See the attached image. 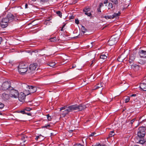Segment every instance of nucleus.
Wrapping results in <instances>:
<instances>
[{"label": "nucleus", "instance_id": "nucleus-1", "mask_svg": "<svg viewBox=\"0 0 146 146\" xmlns=\"http://www.w3.org/2000/svg\"><path fill=\"white\" fill-rule=\"evenodd\" d=\"M85 107L84 105H74L69 106L64 110L62 113L63 117H65L66 115L69 112L73 111H79L84 110Z\"/></svg>", "mask_w": 146, "mask_h": 146}, {"label": "nucleus", "instance_id": "nucleus-2", "mask_svg": "<svg viewBox=\"0 0 146 146\" xmlns=\"http://www.w3.org/2000/svg\"><path fill=\"white\" fill-rule=\"evenodd\" d=\"M16 17L11 13H9L6 17L3 19L1 22V26L2 28L6 27L8 24L11 22L15 20Z\"/></svg>", "mask_w": 146, "mask_h": 146}, {"label": "nucleus", "instance_id": "nucleus-3", "mask_svg": "<svg viewBox=\"0 0 146 146\" xmlns=\"http://www.w3.org/2000/svg\"><path fill=\"white\" fill-rule=\"evenodd\" d=\"M28 65L25 63H20L18 67V70L19 73L23 74L27 72H28Z\"/></svg>", "mask_w": 146, "mask_h": 146}, {"label": "nucleus", "instance_id": "nucleus-4", "mask_svg": "<svg viewBox=\"0 0 146 146\" xmlns=\"http://www.w3.org/2000/svg\"><path fill=\"white\" fill-rule=\"evenodd\" d=\"M119 36L117 35L112 36L108 41V44L110 46L115 44L119 40Z\"/></svg>", "mask_w": 146, "mask_h": 146}, {"label": "nucleus", "instance_id": "nucleus-5", "mask_svg": "<svg viewBox=\"0 0 146 146\" xmlns=\"http://www.w3.org/2000/svg\"><path fill=\"white\" fill-rule=\"evenodd\" d=\"M13 88L11 86V82L9 81H5L1 86V89L3 90H10Z\"/></svg>", "mask_w": 146, "mask_h": 146}, {"label": "nucleus", "instance_id": "nucleus-6", "mask_svg": "<svg viewBox=\"0 0 146 146\" xmlns=\"http://www.w3.org/2000/svg\"><path fill=\"white\" fill-rule=\"evenodd\" d=\"M10 90V96L15 98H17L19 94L18 91L17 90L14 89L13 88L11 89Z\"/></svg>", "mask_w": 146, "mask_h": 146}, {"label": "nucleus", "instance_id": "nucleus-7", "mask_svg": "<svg viewBox=\"0 0 146 146\" xmlns=\"http://www.w3.org/2000/svg\"><path fill=\"white\" fill-rule=\"evenodd\" d=\"M38 64L36 63L31 64L28 69V72L33 73V72L36 69L37 67Z\"/></svg>", "mask_w": 146, "mask_h": 146}, {"label": "nucleus", "instance_id": "nucleus-8", "mask_svg": "<svg viewBox=\"0 0 146 146\" xmlns=\"http://www.w3.org/2000/svg\"><path fill=\"white\" fill-rule=\"evenodd\" d=\"M25 95L23 93L21 92L19 94L17 98H18L19 101L23 102L25 101Z\"/></svg>", "mask_w": 146, "mask_h": 146}, {"label": "nucleus", "instance_id": "nucleus-9", "mask_svg": "<svg viewBox=\"0 0 146 146\" xmlns=\"http://www.w3.org/2000/svg\"><path fill=\"white\" fill-rule=\"evenodd\" d=\"M146 51L143 50H140L139 52V55L141 58H145L146 57L145 54Z\"/></svg>", "mask_w": 146, "mask_h": 146}, {"label": "nucleus", "instance_id": "nucleus-10", "mask_svg": "<svg viewBox=\"0 0 146 146\" xmlns=\"http://www.w3.org/2000/svg\"><path fill=\"white\" fill-rule=\"evenodd\" d=\"M138 130L140 132L142 133V136H145V127H142L139 128Z\"/></svg>", "mask_w": 146, "mask_h": 146}, {"label": "nucleus", "instance_id": "nucleus-11", "mask_svg": "<svg viewBox=\"0 0 146 146\" xmlns=\"http://www.w3.org/2000/svg\"><path fill=\"white\" fill-rule=\"evenodd\" d=\"M139 87L141 90L146 91V84L144 83H141Z\"/></svg>", "mask_w": 146, "mask_h": 146}, {"label": "nucleus", "instance_id": "nucleus-12", "mask_svg": "<svg viewBox=\"0 0 146 146\" xmlns=\"http://www.w3.org/2000/svg\"><path fill=\"white\" fill-rule=\"evenodd\" d=\"M2 98L4 100H6L9 98V96L7 94H6L5 93H3L2 94Z\"/></svg>", "mask_w": 146, "mask_h": 146}, {"label": "nucleus", "instance_id": "nucleus-13", "mask_svg": "<svg viewBox=\"0 0 146 146\" xmlns=\"http://www.w3.org/2000/svg\"><path fill=\"white\" fill-rule=\"evenodd\" d=\"M36 88L35 86H30V90H29V92L30 93H32L35 92L36 91Z\"/></svg>", "mask_w": 146, "mask_h": 146}, {"label": "nucleus", "instance_id": "nucleus-14", "mask_svg": "<svg viewBox=\"0 0 146 146\" xmlns=\"http://www.w3.org/2000/svg\"><path fill=\"white\" fill-rule=\"evenodd\" d=\"M104 85V84L103 83H100L98 84L97 86L95 87L94 90L98 89L101 87H102Z\"/></svg>", "mask_w": 146, "mask_h": 146}, {"label": "nucleus", "instance_id": "nucleus-15", "mask_svg": "<svg viewBox=\"0 0 146 146\" xmlns=\"http://www.w3.org/2000/svg\"><path fill=\"white\" fill-rule=\"evenodd\" d=\"M23 86L25 90L29 92V90L30 89V86H29L26 84H24Z\"/></svg>", "mask_w": 146, "mask_h": 146}, {"label": "nucleus", "instance_id": "nucleus-16", "mask_svg": "<svg viewBox=\"0 0 146 146\" xmlns=\"http://www.w3.org/2000/svg\"><path fill=\"white\" fill-rule=\"evenodd\" d=\"M120 14V13L119 12H118V13H115L113 14L112 15V17L113 19H114L115 18H116L119 16Z\"/></svg>", "mask_w": 146, "mask_h": 146}, {"label": "nucleus", "instance_id": "nucleus-17", "mask_svg": "<svg viewBox=\"0 0 146 146\" xmlns=\"http://www.w3.org/2000/svg\"><path fill=\"white\" fill-rule=\"evenodd\" d=\"M132 67L133 69L135 70H138L139 68V66L138 65L136 64H135L132 65Z\"/></svg>", "mask_w": 146, "mask_h": 146}, {"label": "nucleus", "instance_id": "nucleus-18", "mask_svg": "<svg viewBox=\"0 0 146 146\" xmlns=\"http://www.w3.org/2000/svg\"><path fill=\"white\" fill-rule=\"evenodd\" d=\"M56 64V63H55L54 61H52L49 63L48 64V65L50 66L53 67L55 66Z\"/></svg>", "mask_w": 146, "mask_h": 146}, {"label": "nucleus", "instance_id": "nucleus-19", "mask_svg": "<svg viewBox=\"0 0 146 146\" xmlns=\"http://www.w3.org/2000/svg\"><path fill=\"white\" fill-rule=\"evenodd\" d=\"M27 137L26 135H24L22 136L21 137V139L23 141L24 143H25L26 141L27 140Z\"/></svg>", "mask_w": 146, "mask_h": 146}, {"label": "nucleus", "instance_id": "nucleus-20", "mask_svg": "<svg viewBox=\"0 0 146 146\" xmlns=\"http://www.w3.org/2000/svg\"><path fill=\"white\" fill-rule=\"evenodd\" d=\"M90 10V8L86 7L83 10V11L84 12H85V13H88V12Z\"/></svg>", "mask_w": 146, "mask_h": 146}, {"label": "nucleus", "instance_id": "nucleus-21", "mask_svg": "<svg viewBox=\"0 0 146 146\" xmlns=\"http://www.w3.org/2000/svg\"><path fill=\"white\" fill-rule=\"evenodd\" d=\"M100 59H105L107 58V56L105 54H102L100 56Z\"/></svg>", "mask_w": 146, "mask_h": 146}, {"label": "nucleus", "instance_id": "nucleus-22", "mask_svg": "<svg viewBox=\"0 0 146 146\" xmlns=\"http://www.w3.org/2000/svg\"><path fill=\"white\" fill-rule=\"evenodd\" d=\"M49 40L51 42H54L57 40L56 37L51 38L49 39Z\"/></svg>", "mask_w": 146, "mask_h": 146}, {"label": "nucleus", "instance_id": "nucleus-23", "mask_svg": "<svg viewBox=\"0 0 146 146\" xmlns=\"http://www.w3.org/2000/svg\"><path fill=\"white\" fill-rule=\"evenodd\" d=\"M104 17L105 18L107 19H112V15H105Z\"/></svg>", "mask_w": 146, "mask_h": 146}, {"label": "nucleus", "instance_id": "nucleus-24", "mask_svg": "<svg viewBox=\"0 0 146 146\" xmlns=\"http://www.w3.org/2000/svg\"><path fill=\"white\" fill-rule=\"evenodd\" d=\"M115 134L114 131H111L109 133V137H112L114 136Z\"/></svg>", "mask_w": 146, "mask_h": 146}, {"label": "nucleus", "instance_id": "nucleus-25", "mask_svg": "<svg viewBox=\"0 0 146 146\" xmlns=\"http://www.w3.org/2000/svg\"><path fill=\"white\" fill-rule=\"evenodd\" d=\"M81 30L83 33L84 34L86 31V29L84 27L82 26L81 27Z\"/></svg>", "mask_w": 146, "mask_h": 146}, {"label": "nucleus", "instance_id": "nucleus-26", "mask_svg": "<svg viewBox=\"0 0 146 146\" xmlns=\"http://www.w3.org/2000/svg\"><path fill=\"white\" fill-rule=\"evenodd\" d=\"M57 14L60 17H62V15L61 12L60 11H57L56 12Z\"/></svg>", "mask_w": 146, "mask_h": 146}, {"label": "nucleus", "instance_id": "nucleus-27", "mask_svg": "<svg viewBox=\"0 0 146 146\" xmlns=\"http://www.w3.org/2000/svg\"><path fill=\"white\" fill-rule=\"evenodd\" d=\"M137 135L140 137H143L144 136H142V133L140 132V131H139V130L137 132Z\"/></svg>", "mask_w": 146, "mask_h": 146}, {"label": "nucleus", "instance_id": "nucleus-28", "mask_svg": "<svg viewBox=\"0 0 146 146\" xmlns=\"http://www.w3.org/2000/svg\"><path fill=\"white\" fill-rule=\"evenodd\" d=\"M139 142L140 143L142 144L145 143V141L144 140V139L141 138L139 140Z\"/></svg>", "mask_w": 146, "mask_h": 146}, {"label": "nucleus", "instance_id": "nucleus-29", "mask_svg": "<svg viewBox=\"0 0 146 146\" xmlns=\"http://www.w3.org/2000/svg\"><path fill=\"white\" fill-rule=\"evenodd\" d=\"M108 9H111L113 8V4L111 3H109L108 5Z\"/></svg>", "mask_w": 146, "mask_h": 146}, {"label": "nucleus", "instance_id": "nucleus-30", "mask_svg": "<svg viewBox=\"0 0 146 146\" xmlns=\"http://www.w3.org/2000/svg\"><path fill=\"white\" fill-rule=\"evenodd\" d=\"M139 63L140 64H143L145 63V61H143L142 60H140Z\"/></svg>", "mask_w": 146, "mask_h": 146}, {"label": "nucleus", "instance_id": "nucleus-31", "mask_svg": "<svg viewBox=\"0 0 146 146\" xmlns=\"http://www.w3.org/2000/svg\"><path fill=\"white\" fill-rule=\"evenodd\" d=\"M48 120V121H50L51 120V117L50 116L49 114H48L46 115Z\"/></svg>", "mask_w": 146, "mask_h": 146}, {"label": "nucleus", "instance_id": "nucleus-32", "mask_svg": "<svg viewBox=\"0 0 146 146\" xmlns=\"http://www.w3.org/2000/svg\"><path fill=\"white\" fill-rule=\"evenodd\" d=\"M97 135H96V133H95V132H94L92 133H91V134H90V136H96Z\"/></svg>", "mask_w": 146, "mask_h": 146}, {"label": "nucleus", "instance_id": "nucleus-33", "mask_svg": "<svg viewBox=\"0 0 146 146\" xmlns=\"http://www.w3.org/2000/svg\"><path fill=\"white\" fill-rule=\"evenodd\" d=\"M130 100L129 97H127L126 98L125 100V102L127 103L128 102L129 100Z\"/></svg>", "mask_w": 146, "mask_h": 146}, {"label": "nucleus", "instance_id": "nucleus-34", "mask_svg": "<svg viewBox=\"0 0 146 146\" xmlns=\"http://www.w3.org/2000/svg\"><path fill=\"white\" fill-rule=\"evenodd\" d=\"M4 106V104L0 102V109H2Z\"/></svg>", "mask_w": 146, "mask_h": 146}, {"label": "nucleus", "instance_id": "nucleus-35", "mask_svg": "<svg viewBox=\"0 0 146 146\" xmlns=\"http://www.w3.org/2000/svg\"><path fill=\"white\" fill-rule=\"evenodd\" d=\"M85 14L86 15H87L88 16L90 17H91L92 15L90 13H85Z\"/></svg>", "mask_w": 146, "mask_h": 146}, {"label": "nucleus", "instance_id": "nucleus-36", "mask_svg": "<svg viewBox=\"0 0 146 146\" xmlns=\"http://www.w3.org/2000/svg\"><path fill=\"white\" fill-rule=\"evenodd\" d=\"M67 108L66 106H64V107H61L60 108V110L61 111L62 110H65L66 109V108Z\"/></svg>", "mask_w": 146, "mask_h": 146}, {"label": "nucleus", "instance_id": "nucleus-37", "mask_svg": "<svg viewBox=\"0 0 146 146\" xmlns=\"http://www.w3.org/2000/svg\"><path fill=\"white\" fill-rule=\"evenodd\" d=\"M50 124L45 125L43 127H45L47 128L48 127H50Z\"/></svg>", "mask_w": 146, "mask_h": 146}, {"label": "nucleus", "instance_id": "nucleus-38", "mask_svg": "<svg viewBox=\"0 0 146 146\" xmlns=\"http://www.w3.org/2000/svg\"><path fill=\"white\" fill-rule=\"evenodd\" d=\"M104 6V4L102 3H101L100 4V5L99 6V7L101 8L102 7Z\"/></svg>", "mask_w": 146, "mask_h": 146}, {"label": "nucleus", "instance_id": "nucleus-39", "mask_svg": "<svg viewBox=\"0 0 146 146\" xmlns=\"http://www.w3.org/2000/svg\"><path fill=\"white\" fill-rule=\"evenodd\" d=\"M75 23H76L77 24H79V20L78 19H76L75 20Z\"/></svg>", "mask_w": 146, "mask_h": 146}, {"label": "nucleus", "instance_id": "nucleus-40", "mask_svg": "<svg viewBox=\"0 0 146 146\" xmlns=\"http://www.w3.org/2000/svg\"><path fill=\"white\" fill-rule=\"evenodd\" d=\"M74 146H83V145H81L80 144H76L74 145Z\"/></svg>", "mask_w": 146, "mask_h": 146}, {"label": "nucleus", "instance_id": "nucleus-41", "mask_svg": "<svg viewBox=\"0 0 146 146\" xmlns=\"http://www.w3.org/2000/svg\"><path fill=\"white\" fill-rule=\"evenodd\" d=\"M92 146H101V145L100 143H97L96 145Z\"/></svg>", "mask_w": 146, "mask_h": 146}, {"label": "nucleus", "instance_id": "nucleus-42", "mask_svg": "<svg viewBox=\"0 0 146 146\" xmlns=\"http://www.w3.org/2000/svg\"><path fill=\"white\" fill-rule=\"evenodd\" d=\"M51 17H49L48 18H47V19H46V20H45V22L46 21H48L50 20H51Z\"/></svg>", "mask_w": 146, "mask_h": 146}, {"label": "nucleus", "instance_id": "nucleus-43", "mask_svg": "<svg viewBox=\"0 0 146 146\" xmlns=\"http://www.w3.org/2000/svg\"><path fill=\"white\" fill-rule=\"evenodd\" d=\"M25 110L27 111H29L31 110V109L30 108H26Z\"/></svg>", "mask_w": 146, "mask_h": 146}, {"label": "nucleus", "instance_id": "nucleus-44", "mask_svg": "<svg viewBox=\"0 0 146 146\" xmlns=\"http://www.w3.org/2000/svg\"><path fill=\"white\" fill-rule=\"evenodd\" d=\"M40 136H36V138H35V139L36 140H37L38 139H39L40 137Z\"/></svg>", "mask_w": 146, "mask_h": 146}, {"label": "nucleus", "instance_id": "nucleus-45", "mask_svg": "<svg viewBox=\"0 0 146 146\" xmlns=\"http://www.w3.org/2000/svg\"><path fill=\"white\" fill-rule=\"evenodd\" d=\"M108 3V0H106L104 1V3L105 4H107Z\"/></svg>", "mask_w": 146, "mask_h": 146}, {"label": "nucleus", "instance_id": "nucleus-46", "mask_svg": "<svg viewBox=\"0 0 146 146\" xmlns=\"http://www.w3.org/2000/svg\"><path fill=\"white\" fill-rule=\"evenodd\" d=\"M100 9H101V8H100L99 7L98 8L97 10L98 12H101Z\"/></svg>", "mask_w": 146, "mask_h": 146}, {"label": "nucleus", "instance_id": "nucleus-47", "mask_svg": "<svg viewBox=\"0 0 146 146\" xmlns=\"http://www.w3.org/2000/svg\"><path fill=\"white\" fill-rule=\"evenodd\" d=\"M20 112L21 113H23V114L25 113V112L24 111H20Z\"/></svg>", "mask_w": 146, "mask_h": 146}, {"label": "nucleus", "instance_id": "nucleus-48", "mask_svg": "<svg viewBox=\"0 0 146 146\" xmlns=\"http://www.w3.org/2000/svg\"><path fill=\"white\" fill-rule=\"evenodd\" d=\"M27 7H28V4L27 3H26L25 5V8L26 9H27Z\"/></svg>", "mask_w": 146, "mask_h": 146}, {"label": "nucleus", "instance_id": "nucleus-49", "mask_svg": "<svg viewBox=\"0 0 146 146\" xmlns=\"http://www.w3.org/2000/svg\"><path fill=\"white\" fill-rule=\"evenodd\" d=\"M136 96V94H132L131 95V97L135 96Z\"/></svg>", "mask_w": 146, "mask_h": 146}, {"label": "nucleus", "instance_id": "nucleus-50", "mask_svg": "<svg viewBox=\"0 0 146 146\" xmlns=\"http://www.w3.org/2000/svg\"><path fill=\"white\" fill-rule=\"evenodd\" d=\"M40 2H44L46 1V0H40Z\"/></svg>", "mask_w": 146, "mask_h": 146}, {"label": "nucleus", "instance_id": "nucleus-51", "mask_svg": "<svg viewBox=\"0 0 146 146\" xmlns=\"http://www.w3.org/2000/svg\"><path fill=\"white\" fill-rule=\"evenodd\" d=\"M94 62H95V61H94V60H92V63L91 64H90V66H91V65H92V64Z\"/></svg>", "mask_w": 146, "mask_h": 146}, {"label": "nucleus", "instance_id": "nucleus-52", "mask_svg": "<svg viewBox=\"0 0 146 146\" xmlns=\"http://www.w3.org/2000/svg\"><path fill=\"white\" fill-rule=\"evenodd\" d=\"M76 67V65H73L72 66V68H74Z\"/></svg>", "mask_w": 146, "mask_h": 146}, {"label": "nucleus", "instance_id": "nucleus-53", "mask_svg": "<svg viewBox=\"0 0 146 146\" xmlns=\"http://www.w3.org/2000/svg\"><path fill=\"white\" fill-rule=\"evenodd\" d=\"M36 0H29V1H30L31 2V1H32L33 2H34L36 1Z\"/></svg>", "mask_w": 146, "mask_h": 146}, {"label": "nucleus", "instance_id": "nucleus-54", "mask_svg": "<svg viewBox=\"0 0 146 146\" xmlns=\"http://www.w3.org/2000/svg\"><path fill=\"white\" fill-rule=\"evenodd\" d=\"M1 40H2V38L0 37V44L1 43Z\"/></svg>", "mask_w": 146, "mask_h": 146}, {"label": "nucleus", "instance_id": "nucleus-55", "mask_svg": "<svg viewBox=\"0 0 146 146\" xmlns=\"http://www.w3.org/2000/svg\"><path fill=\"white\" fill-rule=\"evenodd\" d=\"M73 130H69V131L70 132H73Z\"/></svg>", "mask_w": 146, "mask_h": 146}, {"label": "nucleus", "instance_id": "nucleus-56", "mask_svg": "<svg viewBox=\"0 0 146 146\" xmlns=\"http://www.w3.org/2000/svg\"><path fill=\"white\" fill-rule=\"evenodd\" d=\"M101 146H106L104 144H102L101 145Z\"/></svg>", "mask_w": 146, "mask_h": 146}, {"label": "nucleus", "instance_id": "nucleus-57", "mask_svg": "<svg viewBox=\"0 0 146 146\" xmlns=\"http://www.w3.org/2000/svg\"><path fill=\"white\" fill-rule=\"evenodd\" d=\"M63 28H62V29H61V31H63Z\"/></svg>", "mask_w": 146, "mask_h": 146}, {"label": "nucleus", "instance_id": "nucleus-58", "mask_svg": "<svg viewBox=\"0 0 146 146\" xmlns=\"http://www.w3.org/2000/svg\"><path fill=\"white\" fill-rule=\"evenodd\" d=\"M65 26V25H64L62 27V28H63V29L64 28V27Z\"/></svg>", "mask_w": 146, "mask_h": 146}, {"label": "nucleus", "instance_id": "nucleus-59", "mask_svg": "<svg viewBox=\"0 0 146 146\" xmlns=\"http://www.w3.org/2000/svg\"><path fill=\"white\" fill-rule=\"evenodd\" d=\"M134 146H139L138 145H134Z\"/></svg>", "mask_w": 146, "mask_h": 146}, {"label": "nucleus", "instance_id": "nucleus-60", "mask_svg": "<svg viewBox=\"0 0 146 146\" xmlns=\"http://www.w3.org/2000/svg\"><path fill=\"white\" fill-rule=\"evenodd\" d=\"M27 115H30V113H28V114H27Z\"/></svg>", "mask_w": 146, "mask_h": 146}, {"label": "nucleus", "instance_id": "nucleus-61", "mask_svg": "<svg viewBox=\"0 0 146 146\" xmlns=\"http://www.w3.org/2000/svg\"><path fill=\"white\" fill-rule=\"evenodd\" d=\"M131 121H132L133 122V121H134V119H133V120H132Z\"/></svg>", "mask_w": 146, "mask_h": 146}, {"label": "nucleus", "instance_id": "nucleus-62", "mask_svg": "<svg viewBox=\"0 0 146 146\" xmlns=\"http://www.w3.org/2000/svg\"><path fill=\"white\" fill-rule=\"evenodd\" d=\"M93 43V42H92V43H91V44H92Z\"/></svg>", "mask_w": 146, "mask_h": 146}, {"label": "nucleus", "instance_id": "nucleus-63", "mask_svg": "<svg viewBox=\"0 0 146 146\" xmlns=\"http://www.w3.org/2000/svg\"><path fill=\"white\" fill-rule=\"evenodd\" d=\"M72 18V17L71 19Z\"/></svg>", "mask_w": 146, "mask_h": 146}, {"label": "nucleus", "instance_id": "nucleus-64", "mask_svg": "<svg viewBox=\"0 0 146 146\" xmlns=\"http://www.w3.org/2000/svg\"><path fill=\"white\" fill-rule=\"evenodd\" d=\"M72 18V17L71 19Z\"/></svg>", "mask_w": 146, "mask_h": 146}]
</instances>
